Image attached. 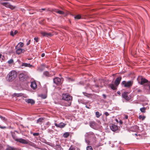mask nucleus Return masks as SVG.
Instances as JSON below:
<instances>
[{"instance_id":"f257e3e1","label":"nucleus","mask_w":150,"mask_h":150,"mask_svg":"<svg viewBox=\"0 0 150 150\" xmlns=\"http://www.w3.org/2000/svg\"><path fill=\"white\" fill-rule=\"evenodd\" d=\"M72 98V97L69 94L64 93L62 95V99L68 102V103L65 104L66 106H69L71 105Z\"/></svg>"},{"instance_id":"f03ea898","label":"nucleus","mask_w":150,"mask_h":150,"mask_svg":"<svg viewBox=\"0 0 150 150\" xmlns=\"http://www.w3.org/2000/svg\"><path fill=\"white\" fill-rule=\"evenodd\" d=\"M17 76V73L14 70L10 71L7 76V80L8 81L11 82L14 80Z\"/></svg>"},{"instance_id":"7ed1b4c3","label":"nucleus","mask_w":150,"mask_h":150,"mask_svg":"<svg viewBox=\"0 0 150 150\" xmlns=\"http://www.w3.org/2000/svg\"><path fill=\"white\" fill-rule=\"evenodd\" d=\"M133 83V81H124L122 82L121 85L125 87L129 88L132 86Z\"/></svg>"},{"instance_id":"20e7f679","label":"nucleus","mask_w":150,"mask_h":150,"mask_svg":"<svg viewBox=\"0 0 150 150\" xmlns=\"http://www.w3.org/2000/svg\"><path fill=\"white\" fill-rule=\"evenodd\" d=\"M1 4L3 6L7 8H9L11 10H13L16 7V6L11 5L10 3L8 2H3L1 3Z\"/></svg>"},{"instance_id":"39448f33","label":"nucleus","mask_w":150,"mask_h":150,"mask_svg":"<svg viewBox=\"0 0 150 150\" xmlns=\"http://www.w3.org/2000/svg\"><path fill=\"white\" fill-rule=\"evenodd\" d=\"M13 138L16 141L23 144H27L28 143V140H26L22 138H15L13 137Z\"/></svg>"},{"instance_id":"423d86ee","label":"nucleus","mask_w":150,"mask_h":150,"mask_svg":"<svg viewBox=\"0 0 150 150\" xmlns=\"http://www.w3.org/2000/svg\"><path fill=\"white\" fill-rule=\"evenodd\" d=\"M137 79L139 83L142 85L144 84V83L148 82V80H147L143 78L141 76H139Z\"/></svg>"},{"instance_id":"0eeeda50","label":"nucleus","mask_w":150,"mask_h":150,"mask_svg":"<svg viewBox=\"0 0 150 150\" xmlns=\"http://www.w3.org/2000/svg\"><path fill=\"white\" fill-rule=\"evenodd\" d=\"M85 136L88 138H93L94 139L96 138L95 134L92 132L86 133L85 134Z\"/></svg>"},{"instance_id":"6e6552de","label":"nucleus","mask_w":150,"mask_h":150,"mask_svg":"<svg viewBox=\"0 0 150 150\" xmlns=\"http://www.w3.org/2000/svg\"><path fill=\"white\" fill-rule=\"evenodd\" d=\"M129 93L127 92H124L122 94V97L124 98L125 100H129L130 98L128 96Z\"/></svg>"},{"instance_id":"1a4fd4ad","label":"nucleus","mask_w":150,"mask_h":150,"mask_svg":"<svg viewBox=\"0 0 150 150\" xmlns=\"http://www.w3.org/2000/svg\"><path fill=\"white\" fill-rule=\"evenodd\" d=\"M27 75V73L26 72H24V73H23L19 74V77L21 80H23L25 77H26Z\"/></svg>"},{"instance_id":"9d476101","label":"nucleus","mask_w":150,"mask_h":150,"mask_svg":"<svg viewBox=\"0 0 150 150\" xmlns=\"http://www.w3.org/2000/svg\"><path fill=\"white\" fill-rule=\"evenodd\" d=\"M121 76H120L117 78L115 81L114 84L116 86H118L120 83L122 79Z\"/></svg>"},{"instance_id":"9b49d317","label":"nucleus","mask_w":150,"mask_h":150,"mask_svg":"<svg viewBox=\"0 0 150 150\" xmlns=\"http://www.w3.org/2000/svg\"><path fill=\"white\" fill-rule=\"evenodd\" d=\"M54 125L56 127L62 128L64 127L66 125V124L63 122H61L59 124L55 123Z\"/></svg>"},{"instance_id":"f8f14e48","label":"nucleus","mask_w":150,"mask_h":150,"mask_svg":"<svg viewBox=\"0 0 150 150\" xmlns=\"http://www.w3.org/2000/svg\"><path fill=\"white\" fill-rule=\"evenodd\" d=\"M110 127L111 130L114 132L116 131L118 129L117 126L114 124H112Z\"/></svg>"},{"instance_id":"ddd939ff","label":"nucleus","mask_w":150,"mask_h":150,"mask_svg":"<svg viewBox=\"0 0 150 150\" xmlns=\"http://www.w3.org/2000/svg\"><path fill=\"white\" fill-rule=\"evenodd\" d=\"M53 82L56 84H59L61 83V80L58 77H56L53 79Z\"/></svg>"},{"instance_id":"4468645a","label":"nucleus","mask_w":150,"mask_h":150,"mask_svg":"<svg viewBox=\"0 0 150 150\" xmlns=\"http://www.w3.org/2000/svg\"><path fill=\"white\" fill-rule=\"evenodd\" d=\"M16 51V54H19L21 53H23L25 51V50L24 49H22L20 48H17Z\"/></svg>"},{"instance_id":"2eb2a0df","label":"nucleus","mask_w":150,"mask_h":150,"mask_svg":"<svg viewBox=\"0 0 150 150\" xmlns=\"http://www.w3.org/2000/svg\"><path fill=\"white\" fill-rule=\"evenodd\" d=\"M41 33L43 36L45 37H51L52 35L51 33L45 32H41Z\"/></svg>"},{"instance_id":"dca6fc26","label":"nucleus","mask_w":150,"mask_h":150,"mask_svg":"<svg viewBox=\"0 0 150 150\" xmlns=\"http://www.w3.org/2000/svg\"><path fill=\"white\" fill-rule=\"evenodd\" d=\"M30 86L34 89L36 88H37V85L36 82L35 81L31 82Z\"/></svg>"},{"instance_id":"f3484780","label":"nucleus","mask_w":150,"mask_h":150,"mask_svg":"<svg viewBox=\"0 0 150 150\" xmlns=\"http://www.w3.org/2000/svg\"><path fill=\"white\" fill-rule=\"evenodd\" d=\"M109 86L113 90H116L118 86H116L113 83H111L109 84Z\"/></svg>"},{"instance_id":"a211bd4d","label":"nucleus","mask_w":150,"mask_h":150,"mask_svg":"<svg viewBox=\"0 0 150 150\" xmlns=\"http://www.w3.org/2000/svg\"><path fill=\"white\" fill-rule=\"evenodd\" d=\"M25 101L28 103H31V104H33L35 103V101L32 99H25Z\"/></svg>"},{"instance_id":"6ab92c4d","label":"nucleus","mask_w":150,"mask_h":150,"mask_svg":"<svg viewBox=\"0 0 150 150\" xmlns=\"http://www.w3.org/2000/svg\"><path fill=\"white\" fill-rule=\"evenodd\" d=\"M89 125L90 127L94 128L96 125V123L94 121H91L89 122Z\"/></svg>"},{"instance_id":"aec40b11","label":"nucleus","mask_w":150,"mask_h":150,"mask_svg":"<svg viewBox=\"0 0 150 150\" xmlns=\"http://www.w3.org/2000/svg\"><path fill=\"white\" fill-rule=\"evenodd\" d=\"M22 66L29 67L30 68L33 66L32 65H30V64H28L26 63H23L22 64Z\"/></svg>"},{"instance_id":"412c9836","label":"nucleus","mask_w":150,"mask_h":150,"mask_svg":"<svg viewBox=\"0 0 150 150\" xmlns=\"http://www.w3.org/2000/svg\"><path fill=\"white\" fill-rule=\"evenodd\" d=\"M24 45V44L23 42H19L18 45L16 47V48L17 49L18 47H22Z\"/></svg>"},{"instance_id":"4be33fe9","label":"nucleus","mask_w":150,"mask_h":150,"mask_svg":"<svg viewBox=\"0 0 150 150\" xmlns=\"http://www.w3.org/2000/svg\"><path fill=\"white\" fill-rule=\"evenodd\" d=\"M53 11L55 12H56L61 14H64V12L61 11H58L57 10L54 9L53 10Z\"/></svg>"},{"instance_id":"5701e85b","label":"nucleus","mask_w":150,"mask_h":150,"mask_svg":"<svg viewBox=\"0 0 150 150\" xmlns=\"http://www.w3.org/2000/svg\"><path fill=\"white\" fill-rule=\"evenodd\" d=\"M69 133L68 132H66L64 134L63 137L64 138H67L69 136Z\"/></svg>"},{"instance_id":"b1692460","label":"nucleus","mask_w":150,"mask_h":150,"mask_svg":"<svg viewBox=\"0 0 150 150\" xmlns=\"http://www.w3.org/2000/svg\"><path fill=\"white\" fill-rule=\"evenodd\" d=\"M44 74L45 76H51V74H49V72L47 71L45 72L44 73Z\"/></svg>"},{"instance_id":"393cba45","label":"nucleus","mask_w":150,"mask_h":150,"mask_svg":"<svg viewBox=\"0 0 150 150\" xmlns=\"http://www.w3.org/2000/svg\"><path fill=\"white\" fill-rule=\"evenodd\" d=\"M96 115L97 117L99 118L102 115V114L98 112L97 111L96 112Z\"/></svg>"},{"instance_id":"a878e982","label":"nucleus","mask_w":150,"mask_h":150,"mask_svg":"<svg viewBox=\"0 0 150 150\" xmlns=\"http://www.w3.org/2000/svg\"><path fill=\"white\" fill-rule=\"evenodd\" d=\"M146 108L145 107H143L140 108V110L142 112L144 113L146 112Z\"/></svg>"},{"instance_id":"bb28decb","label":"nucleus","mask_w":150,"mask_h":150,"mask_svg":"<svg viewBox=\"0 0 150 150\" xmlns=\"http://www.w3.org/2000/svg\"><path fill=\"white\" fill-rule=\"evenodd\" d=\"M81 18V16L80 15L78 14L74 17L75 19H79Z\"/></svg>"},{"instance_id":"cd10ccee","label":"nucleus","mask_w":150,"mask_h":150,"mask_svg":"<svg viewBox=\"0 0 150 150\" xmlns=\"http://www.w3.org/2000/svg\"><path fill=\"white\" fill-rule=\"evenodd\" d=\"M50 125V123L49 122H48L46 123L45 127L46 128H48Z\"/></svg>"},{"instance_id":"c85d7f7f","label":"nucleus","mask_w":150,"mask_h":150,"mask_svg":"<svg viewBox=\"0 0 150 150\" xmlns=\"http://www.w3.org/2000/svg\"><path fill=\"white\" fill-rule=\"evenodd\" d=\"M6 150H16V149L11 147H8Z\"/></svg>"},{"instance_id":"c756f323","label":"nucleus","mask_w":150,"mask_h":150,"mask_svg":"<svg viewBox=\"0 0 150 150\" xmlns=\"http://www.w3.org/2000/svg\"><path fill=\"white\" fill-rule=\"evenodd\" d=\"M139 119H141L142 120H144L145 118V116H142V115H139Z\"/></svg>"},{"instance_id":"7c9ffc66","label":"nucleus","mask_w":150,"mask_h":150,"mask_svg":"<svg viewBox=\"0 0 150 150\" xmlns=\"http://www.w3.org/2000/svg\"><path fill=\"white\" fill-rule=\"evenodd\" d=\"M44 120V118L42 117H41L38 119L37 120V122H42V120Z\"/></svg>"},{"instance_id":"2f4dec72","label":"nucleus","mask_w":150,"mask_h":150,"mask_svg":"<svg viewBox=\"0 0 150 150\" xmlns=\"http://www.w3.org/2000/svg\"><path fill=\"white\" fill-rule=\"evenodd\" d=\"M13 60L12 59H11L8 62V63L9 64H11L13 63Z\"/></svg>"},{"instance_id":"473e14b6","label":"nucleus","mask_w":150,"mask_h":150,"mask_svg":"<svg viewBox=\"0 0 150 150\" xmlns=\"http://www.w3.org/2000/svg\"><path fill=\"white\" fill-rule=\"evenodd\" d=\"M87 150H93L92 147L91 146H88L86 148Z\"/></svg>"},{"instance_id":"72a5a7b5","label":"nucleus","mask_w":150,"mask_h":150,"mask_svg":"<svg viewBox=\"0 0 150 150\" xmlns=\"http://www.w3.org/2000/svg\"><path fill=\"white\" fill-rule=\"evenodd\" d=\"M14 95L15 96H17V97L21 96H22L21 93H14Z\"/></svg>"},{"instance_id":"f704fd0d","label":"nucleus","mask_w":150,"mask_h":150,"mask_svg":"<svg viewBox=\"0 0 150 150\" xmlns=\"http://www.w3.org/2000/svg\"><path fill=\"white\" fill-rule=\"evenodd\" d=\"M69 150H75V148L71 146L70 147Z\"/></svg>"},{"instance_id":"c9c22d12","label":"nucleus","mask_w":150,"mask_h":150,"mask_svg":"<svg viewBox=\"0 0 150 150\" xmlns=\"http://www.w3.org/2000/svg\"><path fill=\"white\" fill-rule=\"evenodd\" d=\"M0 118L2 120H4V121H6V119L5 117H3L1 116H0Z\"/></svg>"},{"instance_id":"e433bc0d","label":"nucleus","mask_w":150,"mask_h":150,"mask_svg":"<svg viewBox=\"0 0 150 150\" xmlns=\"http://www.w3.org/2000/svg\"><path fill=\"white\" fill-rule=\"evenodd\" d=\"M33 135L34 136H38L39 135V133H33Z\"/></svg>"},{"instance_id":"4c0bfd02","label":"nucleus","mask_w":150,"mask_h":150,"mask_svg":"<svg viewBox=\"0 0 150 150\" xmlns=\"http://www.w3.org/2000/svg\"><path fill=\"white\" fill-rule=\"evenodd\" d=\"M83 94L86 96L88 97L89 96H90V94H88L86 93H83Z\"/></svg>"},{"instance_id":"58836bf2","label":"nucleus","mask_w":150,"mask_h":150,"mask_svg":"<svg viewBox=\"0 0 150 150\" xmlns=\"http://www.w3.org/2000/svg\"><path fill=\"white\" fill-rule=\"evenodd\" d=\"M41 97L43 99H45L46 98L47 96L45 95H41Z\"/></svg>"},{"instance_id":"ea45409f","label":"nucleus","mask_w":150,"mask_h":150,"mask_svg":"<svg viewBox=\"0 0 150 150\" xmlns=\"http://www.w3.org/2000/svg\"><path fill=\"white\" fill-rule=\"evenodd\" d=\"M34 40L36 42H38V41L39 38H34Z\"/></svg>"},{"instance_id":"a19ab883","label":"nucleus","mask_w":150,"mask_h":150,"mask_svg":"<svg viewBox=\"0 0 150 150\" xmlns=\"http://www.w3.org/2000/svg\"><path fill=\"white\" fill-rule=\"evenodd\" d=\"M10 35H11L13 36L14 35V33L13 31H11L10 33Z\"/></svg>"},{"instance_id":"79ce46f5","label":"nucleus","mask_w":150,"mask_h":150,"mask_svg":"<svg viewBox=\"0 0 150 150\" xmlns=\"http://www.w3.org/2000/svg\"><path fill=\"white\" fill-rule=\"evenodd\" d=\"M125 118L126 119H127L128 118V116L126 115H124Z\"/></svg>"},{"instance_id":"37998d69","label":"nucleus","mask_w":150,"mask_h":150,"mask_svg":"<svg viewBox=\"0 0 150 150\" xmlns=\"http://www.w3.org/2000/svg\"><path fill=\"white\" fill-rule=\"evenodd\" d=\"M105 115H106V116H108L109 115V114L107 112H105Z\"/></svg>"},{"instance_id":"c03bdc74","label":"nucleus","mask_w":150,"mask_h":150,"mask_svg":"<svg viewBox=\"0 0 150 150\" xmlns=\"http://www.w3.org/2000/svg\"><path fill=\"white\" fill-rule=\"evenodd\" d=\"M6 127L5 126H1V127L0 126V128L2 129H6Z\"/></svg>"},{"instance_id":"a18cd8bd","label":"nucleus","mask_w":150,"mask_h":150,"mask_svg":"<svg viewBox=\"0 0 150 150\" xmlns=\"http://www.w3.org/2000/svg\"><path fill=\"white\" fill-rule=\"evenodd\" d=\"M90 107V105H89L88 106H87V105H86V107L87 108H88V109H90L91 108Z\"/></svg>"},{"instance_id":"49530a36","label":"nucleus","mask_w":150,"mask_h":150,"mask_svg":"<svg viewBox=\"0 0 150 150\" xmlns=\"http://www.w3.org/2000/svg\"><path fill=\"white\" fill-rule=\"evenodd\" d=\"M30 40H29L28 41V43H27V45H28L30 43Z\"/></svg>"},{"instance_id":"de8ad7c7","label":"nucleus","mask_w":150,"mask_h":150,"mask_svg":"<svg viewBox=\"0 0 150 150\" xmlns=\"http://www.w3.org/2000/svg\"><path fill=\"white\" fill-rule=\"evenodd\" d=\"M103 96L104 98H106V96L105 94H103Z\"/></svg>"},{"instance_id":"09e8293b","label":"nucleus","mask_w":150,"mask_h":150,"mask_svg":"<svg viewBox=\"0 0 150 150\" xmlns=\"http://www.w3.org/2000/svg\"><path fill=\"white\" fill-rule=\"evenodd\" d=\"M18 33V31L17 30H15V31H14V35H16V34Z\"/></svg>"},{"instance_id":"8fccbe9b","label":"nucleus","mask_w":150,"mask_h":150,"mask_svg":"<svg viewBox=\"0 0 150 150\" xmlns=\"http://www.w3.org/2000/svg\"><path fill=\"white\" fill-rule=\"evenodd\" d=\"M45 56V54L44 53H42V54H41V56L42 57H43Z\"/></svg>"},{"instance_id":"3c124183","label":"nucleus","mask_w":150,"mask_h":150,"mask_svg":"<svg viewBox=\"0 0 150 150\" xmlns=\"http://www.w3.org/2000/svg\"><path fill=\"white\" fill-rule=\"evenodd\" d=\"M117 94H118L119 95H120V94H121V93H120V91H117Z\"/></svg>"},{"instance_id":"603ef678","label":"nucleus","mask_w":150,"mask_h":150,"mask_svg":"<svg viewBox=\"0 0 150 150\" xmlns=\"http://www.w3.org/2000/svg\"><path fill=\"white\" fill-rule=\"evenodd\" d=\"M97 87H99V86H101V87H102V86H101V85H97Z\"/></svg>"},{"instance_id":"864d4df0","label":"nucleus","mask_w":150,"mask_h":150,"mask_svg":"<svg viewBox=\"0 0 150 150\" xmlns=\"http://www.w3.org/2000/svg\"><path fill=\"white\" fill-rule=\"evenodd\" d=\"M138 91L139 92H141V90H140V89H139L138 90Z\"/></svg>"},{"instance_id":"5fc2aeb1","label":"nucleus","mask_w":150,"mask_h":150,"mask_svg":"<svg viewBox=\"0 0 150 150\" xmlns=\"http://www.w3.org/2000/svg\"><path fill=\"white\" fill-rule=\"evenodd\" d=\"M2 55L0 53V58H1V57Z\"/></svg>"},{"instance_id":"6e6d98bb","label":"nucleus","mask_w":150,"mask_h":150,"mask_svg":"<svg viewBox=\"0 0 150 150\" xmlns=\"http://www.w3.org/2000/svg\"><path fill=\"white\" fill-rule=\"evenodd\" d=\"M41 10H45V8H42V9H41Z\"/></svg>"},{"instance_id":"4d7b16f0","label":"nucleus","mask_w":150,"mask_h":150,"mask_svg":"<svg viewBox=\"0 0 150 150\" xmlns=\"http://www.w3.org/2000/svg\"><path fill=\"white\" fill-rule=\"evenodd\" d=\"M149 89L150 90V83L149 84Z\"/></svg>"},{"instance_id":"13d9d810","label":"nucleus","mask_w":150,"mask_h":150,"mask_svg":"<svg viewBox=\"0 0 150 150\" xmlns=\"http://www.w3.org/2000/svg\"><path fill=\"white\" fill-rule=\"evenodd\" d=\"M120 123L121 124H122V122L121 121H120Z\"/></svg>"},{"instance_id":"bf43d9fd","label":"nucleus","mask_w":150,"mask_h":150,"mask_svg":"<svg viewBox=\"0 0 150 150\" xmlns=\"http://www.w3.org/2000/svg\"><path fill=\"white\" fill-rule=\"evenodd\" d=\"M100 82H101L102 81H102V80H100Z\"/></svg>"},{"instance_id":"052dcab7","label":"nucleus","mask_w":150,"mask_h":150,"mask_svg":"<svg viewBox=\"0 0 150 150\" xmlns=\"http://www.w3.org/2000/svg\"><path fill=\"white\" fill-rule=\"evenodd\" d=\"M135 135H137V134H135Z\"/></svg>"},{"instance_id":"680f3d73","label":"nucleus","mask_w":150,"mask_h":150,"mask_svg":"<svg viewBox=\"0 0 150 150\" xmlns=\"http://www.w3.org/2000/svg\"><path fill=\"white\" fill-rule=\"evenodd\" d=\"M77 150H80L79 149H77Z\"/></svg>"},{"instance_id":"e2e57ef3","label":"nucleus","mask_w":150,"mask_h":150,"mask_svg":"<svg viewBox=\"0 0 150 150\" xmlns=\"http://www.w3.org/2000/svg\"><path fill=\"white\" fill-rule=\"evenodd\" d=\"M5 1H8V0H5Z\"/></svg>"}]
</instances>
